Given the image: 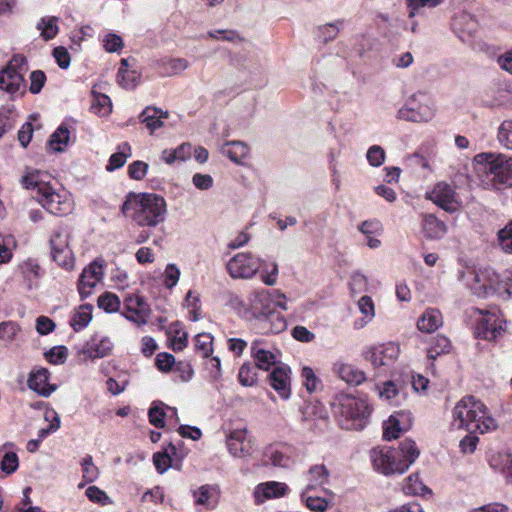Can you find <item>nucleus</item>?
I'll use <instances>...</instances> for the list:
<instances>
[{
	"label": "nucleus",
	"instance_id": "obj_1",
	"mask_svg": "<svg viewBox=\"0 0 512 512\" xmlns=\"http://www.w3.org/2000/svg\"><path fill=\"white\" fill-rule=\"evenodd\" d=\"M122 213L138 226L156 227L166 219L167 204L164 197L155 193H129Z\"/></svg>",
	"mask_w": 512,
	"mask_h": 512
},
{
	"label": "nucleus",
	"instance_id": "obj_2",
	"mask_svg": "<svg viewBox=\"0 0 512 512\" xmlns=\"http://www.w3.org/2000/svg\"><path fill=\"white\" fill-rule=\"evenodd\" d=\"M419 454L416 443L405 439L399 443L398 448L383 446L372 449L370 458L375 470L389 476L405 473Z\"/></svg>",
	"mask_w": 512,
	"mask_h": 512
},
{
	"label": "nucleus",
	"instance_id": "obj_3",
	"mask_svg": "<svg viewBox=\"0 0 512 512\" xmlns=\"http://www.w3.org/2000/svg\"><path fill=\"white\" fill-rule=\"evenodd\" d=\"M473 164L485 187L494 190L512 187V157L501 153L483 152L474 157Z\"/></svg>",
	"mask_w": 512,
	"mask_h": 512
},
{
	"label": "nucleus",
	"instance_id": "obj_4",
	"mask_svg": "<svg viewBox=\"0 0 512 512\" xmlns=\"http://www.w3.org/2000/svg\"><path fill=\"white\" fill-rule=\"evenodd\" d=\"M332 409L340 427L345 430H362L371 413V408L364 399L345 393L334 397Z\"/></svg>",
	"mask_w": 512,
	"mask_h": 512
},
{
	"label": "nucleus",
	"instance_id": "obj_5",
	"mask_svg": "<svg viewBox=\"0 0 512 512\" xmlns=\"http://www.w3.org/2000/svg\"><path fill=\"white\" fill-rule=\"evenodd\" d=\"M252 318L260 321L261 329L266 333L277 334L287 327L283 315L275 310L272 291L258 290L249 296V308L247 311Z\"/></svg>",
	"mask_w": 512,
	"mask_h": 512
},
{
	"label": "nucleus",
	"instance_id": "obj_6",
	"mask_svg": "<svg viewBox=\"0 0 512 512\" xmlns=\"http://www.w3.org/2000/svg\"><path fill=\"white\" fill-rule=\"evenodd\" d=\"M45 174L38 170L27 172L20 180L26 189L36 191L38 202L51 214L62 216L71 210V203L57 193L45 180Z\"/></svg>",
	"mask_w": 512,
	"mask_h": 512
},
{
	"label": "nucleus",
	"instance_id": "obj_7",
	"mask_svg": "<svg viewBox=\"0 0 512 512\" xmlns=\"http://www.w3.org/2000/svg\"><path fill=\"white\" fill-rule=\"evenodd\" d=\"M435 115L434 103L425 93H415L409 97L405 105L398 110L397 117L410 122H428Z\"/></svg>",
	"mask_w": 512,
	"mask_h": 512
},
{
	"label": "nucleus",
	"instance_id": "obj_8",
	"mask_svg": "<svg viewBox=\"0 0 512 512\" xmlns=\"http://www.w3.org/2000/svg\"><path fill=\"white\" fill-rule=\"evenodd\" d=\"M50 254L59 266L71 269L74 266V257L69 246V235L63 229L52 232L49 240Z\"/></svg>",
	"mask_w": 512,
	"mask_h": 512
},
{
	"label": "nucleus",
	"instance_id": "obj_9",
	"mask_svg": "<svg viewBox=\"0 0 512 512\" xmlns=\"http://www.w3.org/2000/svg\"><path fill=\"white\" fill-rule=\"evenodd\" d=\"M485 405L473 396L462 398L453 409L452 425L457 429H463L472 417L485 418Z\"/></svg>",
	"mask_w": 512,
	"mask_h": 512
},
{
	"label": "nucleus",
	"instance_id": "obj_10",
	"mask_svg": "<svg viewBox=\"0 0 512 512\" xmlns=\"http://www.w3.org/2000/svg\"><path fill=\"white\" fill-rule=\"evenodd\" d=\"M261 266V260L250 252H241L232 257L227 265L229 275L234 278H251Z\"/></svg>",
	"mask_w": 512,
	"mask_h": 512
},
{
	"label": "nucleus",
	"instance_id": "obj_11",
	"mask_svg": "<svg viewBox=\"0 0 512 512\" xmlns=\"http://www.w3.org/2000/svg\"><path fill=\"white\" fill-rule=\"evenodd\" d=\"M427 198L448 213H454L461 207L455 188L446 182L435 184L432 191L427 194Z\"/></svg>",
	"mask_w": 512,
	"mask_h": 512
},
{
	"label": "nucleus",
	"instance_id": "obj_12",
	"mask_svg": "<svg viewBox=\"0 0 512 512\" xmlns=\"http://www.w3.org/2000/svg\"><path fill=\"white\" fill-rule=\"evenodd\" d=\"M122 314L127 320L141 326L148 323L151 309L144 297L132 294L124 299V311Z\"/></svg>",
	"mask_w": 512,
	"mask_h": 512
},
{
	"label": "nucleus",
	"instance_id": "obj_13",
	"mask_svg": "<svg viewBox=\"0 0 512 512\" xmlns=\"http://www.w3.org/2000/svg\"><path fill=\"white\" fill-rule=\"evenodd\" d=\"M229 453L238 458L250 456L253 453V440L246 428L232 430L226 437Z\"/></svg>",
	"mask_w": 512,
	"mask_h": 512
},
{
	"label": "nucleus",
	"instance_id": "obj_14",
	"mask_svg": "<svg viewBox=\"0 0 512 512\" xmlns=\"http://www.w3.org/2000/svg\"><path fill=\"white\" fill-rule=\"evenodd\" d=\"M471 279L468 280L469 286L474 294L480 297H485L490 293L501 290V283L498 281V276L494 275L495 279L489 276L488 271H474L470 273Z\"/></svg>",
	"mask_w": 512,
	"mask_h": 512
},
{
	"label": "nucleus",
	"instance_id": "obj_15",
	"mask_svg": "<svg viewBox=\"0 0 512 512\" xmlns=\"http://www.w3.org/2000/svg\"><path fill=\"white\" fill-rule=\"evenodd\" d=\"M103 275V266L97 261H93L83 269L78 282L81 299H85L92 294V290L102 280Z\"/></svg>",
	"mask_w": 512,
	"mask_h": 512
},
{
	"label": "nucleus",
	"instance_id": "obj_16",
	"mask_svg": "<svg viewBox=\"0 0 512 512\" xmlns=\"http://www.w3.org/2000/svg\"><path fill=\"white\" fill-rule=\"evenodd\" d=\"M399 347L395 343H387L371 347L365 355V358L376 368L387 366L397 359Z\"/></svg>",
	"mask_w": 512,
	"mask_h": 512
},
{
	"label": "nucleus",
	"instance_id": "obj_17",
	"mask_svg": "<svg viewBox=\"0 0 512 512\" xmlns=\"http://www.w3.org/2000/svg\"><path fill=\"white\" fill-rule=\"evenodd\" d=\"M503 331L502 323L496 314L486 312L477 321L474 333L477 338L492 341L497 339Z\"/></svg>",
	"mask_w": 512,
	"mask_h": 512
},
{
	"label": "nucleus",
	"instance_id": "obj_18",
	"mask_svg": "<svg viewBox=\"0 0 512 512\" xmlns=\"http://www.w3.org/2000/svg\"><path fill=\"white\" fill-rule=\"evenodd\" d=\"M113 343L106 336L94 334L89 340L85 342L81 349V353L86 355L89 359H99L107 357L111 354Z\"/></svg>",
	"mask_w": 512,
	"mask_h": 512
},
{
	"label": "nucleus",
	"instance_id": "obj_19",
	"mask_svg": "<svg viewBox=\"0 0 512 512\" xmlns=\"http://www.w3.org/2000/svg\"><path fill=\"white\" fill-rule=\"evenodd\" d=\"M451 27L462 42H467L477 31L478 24L473 15L461 12L452 19Z\"/></svg>",
	"mask_w": 512,
	"mask_h": 512
},
{
	"label": "nucleus",
	"instance_id": "obj_20",
	"mask_svg": "<svg viewBox=\"0 0 512 512\" xmlns=\"http://www.w3.org/2000/svg\"><path fill=\"white\" fill-rule=\"evenodd\" d=\"M411 413L400 411L390 416L388 424L384 428L383 437L392 440L399 437V433L407 431L411 426Z\"/></svg>",
	"mask_w": 512,
	"mask_h": 512
},
{
	"label": "nucleus",
	"instance_id": "obj_21",
	"mask_svg": "<svg viewBox=\"0 0 512 512\" xmlns=\"http://www.w3.org/2000/svg\"><path fill=\"white\" fill-rule=\"evenodd\" d=\"M251 356L255 360V365L258 369L268 371L276 364V355L264 347L262 340H254L251 343Z\"/></svg>",
	"mask_w": 512,
	"mask_h": 512
},
{
	"label": "nucleus",
	"instance_id": "obj_22",
	"mask_svg": "<svg viewBox=\"0 0 512 512\" xmlns=\"http://www.w3.org/2000/svg\"><path fill=\"white\" fill-rule=\"evenodd\" d=\"M49 375L50 373L46 368H40L32 372L27 381L28 387L39 395L48 397L56 388L48 383Z\"/></svg>",
	"mask_w": 512,
	"mask_h": 512
},
{
	"label": "nucleus",
	"instance_id": "obj_23",
	"mask_svg": "<svg viewBox=\"0 0 512 512\" xmlns=\"http://www.w3.org/2000/svg\"><path fill=\"white\" fill-rule=\"evenodd\" d=\"M289 372L290 369L287 366H277L269 375L270 385L283 398H288L290 394Z\"/></svg>",
	"mask_w": 512,
	"mask_h": 512
},
{
	"label": "nucleus",
	"instance_id": "obj_24",
	"mask_svg": "<svg viewBox=\"0 0 512 512\" xmlns=\"http://www.w3.org/2000/svg\"><path fill=\"white\" fill-rule=\"evenodd\" d=\"M186 455L184 451H177L176 445L174 443H169L168 449L164 451L156 452L153 455V463L155 465L156 470L163 474L172 466V456L175 458H182Z\"/></svg>",
	"mask_w": 512,
	"mask_h": 512
},
{
	"label": "nucleus",
	"instance_id": "obj_25",
	"mask_svg": "<svg viewBox=\"0 0 512 512\" xmlns=\"http://www.w3.org/2000/svg\"><path fill=\"white\" fill-rule=\"evenodd\" d=\"M288 491V486L281 482H266L259 484L255 490V499L257 503L263 502L264 499L276 498L284 496Z\"/></svg>",
	"mask_w": 512,
	"mask_h": 512
},
{
	"label": "nucleus",
	"instance_id": "obj_26",
	"mask_svg": "<svg viewBox=\"0 0 512 512\" xmlns=\"http://www.w3.org/2000/svg\"><path fill=\"white\" fill-rule=\"evenodd\" d=\"M334 371L343 381L350 385L357 386L366 380L365 373L351 364L336 363Z\"/></svg>",
	"mask_w": 512,
	"mask_h": 512
},
{
	"label": "nucleus",
	"instance_id": "obj_27",
	"mask_svg": "<svg viewBox=\"0 0 512 512\" xmlns=\"http://www.w3.org/2000/svg\"><path fill=\"white\" fill-rule=\"evenodd\" d=\"M168 111H163L157 107H146L139 115V119L153 133L155 130L163 126L162 119L168 118Z\"/></svg>",
	"mask_w": 512,
	"mask_h": 512
},
{
	"label": "nucleus",
	"instance_id": "obj_28",
	"mask_svg": "<svg viewBox=\"0 0 512 512\" xmlns=\"http://www.w3.org/2000/svg\"><path fill=\"white\" fill-rule=\"evenodd\" d=\"M25 88L23 74L8 72L5 68L0 71V89L14 95Z\"/></svg>",
	"mask_w": 512,
	"mask_h": 512
},
{
	"label": "nucleus",
	"instance_id": "obj_29",
	"mask_svg": "<svg viewBox=\"0 0 512 512\" xmlns=\"http://www.w3.org/2000/svg\"><path fill=\"white\" fill-rule=\"evenodd\" d=\"M196 505L205 506L207 509H214L218 503V489L213 485H202L193 492Z\"/></svg>",
	"mask_w": 512,
	"mask_h": 512
},
{
	"label": "nucleus",
	"instance_id": "obj_30",
	"mask_svg": "<svg viewBox=\"0 0 512 512\" xmlns=\"http://www.w3.org/2000/svg\"><path fill=\"white\" fill-rule=\"evenodd\" d=\"M443 324L442 314L438 309H427L418 319L417 327L421 332L432 333Z\"/></svg>",
	"mask_w": 512,
	"mask_h": 512
},
{
	"label": "nucleus",
	"instance_id": "obj_31",
	"mask_svg": "<svg viewBox=\"0 0 512 512\" xmlns=\"http://www.w3.org/2000/svg\"><path fill=\"white\" fill-rule=\"evenodd\" d=\"M425 237L429 239H441L447 233V226L444 221L438 219L433 214L424 216L422 224Z\"/></svg>",
	"mask_w": 512,
	"mask_h": 512
},
{
	"label": "nucleus",
	"instance_id": "obj_32",
	"mask_svg": "<svg viewBox=\"0 0 512 512\" xmlns=\"http://www.w3.org/2000/svg\"><path fill=\"white\" fill-rule=\"evenodd\" d=\"M484 416L485 418H480L478 416L472 417L471 420H468L469 423L465 424L464 429H466L470 434H484L490 430L495 429L497 427L496 421L494 418L488 415L486 407Z\"/></svg>",
	"mask_w": 512,
	"mask_h": 512
},
{
	"label": "nucleus",
	"instance_id": "obj_33",
	"mask_svg": "<svg viewBox=\"0 0 512 512\" xmlns=\"http://www.w3.org/2000/svg\"><path fill=\"white\" fill-rule=\"evenodd\" d=\"M223 153L229 159L237 164H240L249 154V147L242 141L227 142L223 148Z\"/></svg>",
	"mask_w": 512,
	"mask_h": 512
},
{
	"label": "nucleus",
	"instance_id": "obj_34",
	"mask_svg": "<svg viewBox=\"0 0 512 512\" xmlns=\"http://www.w3.org/2000/svg\"><path fill=\"white\" fill-rule=\"evenodd\" d=\"M309 483L306 486V491L315 489L328 483L329 471L324 465L312 466L308 471Z\"/></svg>",
	"mask_w": 512,
	"mask_h": 512
},
{
	"label": "nucleus",
	"instance_id": "obj_35",
	"mask_svg": "<svg viewBox=\"0 0 512 512\" xmlns=\"http://www.w3.org/2000/svg\"><path fill=\"white\" fill-rule=\"evenodd\" d=\"M302 421H311L314 419H326L327 412L324 406L316 400L309 401L301 408Z\"/></svg>",
	"mask_w": 512,
	"mask_h": 512
},
{
	"label": "nucleus",
	"instance_id": "obj_36",
	"mask_svg": "<svg viewBox=\"0 0 512 512\" xmlns=\"http://www.w3.org/2000/svg\"><path fill=\"white\" fill-rule=\"evenodd\" d=\"M451 347V342L446 336L437 335L427 350V356L430 360H435L438 356L449 353Z\"/></svg>",
	"mask_w": 512,
	"mask_h": 512
},
{
	"label": "nucleus",
	"instance_id": "obj_37",
	"mask_svg": "<svg viewBox=\"0 0 512 512\" xmlns=\"http://www.w3.org/2000/svg\"><path fill=\"white\" fill-rule=\"evenodd\" d=\"M118 152L112 154L106 167L108 171H114L121 168L128 157L131 156V147L129 143L123 142L118 146Z\"/></svg>",
	"mask_w": 512,
	"mask_h": 512
},
{
	"label": "nucleus",
	"instance_id": "obj_38",
	"mask_svg": "<svg viewBox=\"0 0 512 512\" xmlns=\"http://www.w3.org/2000/svg\"><path fill=\"white\" fill-rule=\"evenodd\" d=\"M58 18L55 16L42 17L37 23V29L41 31V37L45 41L53 39L59 31Z\"/></svg>",
	"mask_w": 512,
	"mask_h": 512
},
{
	"label": "nucleus",
	"instance_id": "obj_39",
	"mask_svg": "<svg viewBox=\"0 0 512 512\" xmlns=\"http://www.w3.org/2000/svg\"><path fill=\"white\" fill-rule=\"evenodd\" d=\"M68 142L69 131L64 125H60L48 141L50 148L55 152H62Z\"/></svg>",
	"mask_w": 512,
	"mask_h": 512
},
{
	"label": "nucleus",
	"instance_id": "obj_40",
	"mask_svg": "<svg viewBox=\"0 0 512 512\" xmlns=\"http://www.w3.org/2000/svg\"><path fill=\"white\" fill-rule=\"evenodd\" d=\"M140 80V74L136 70L119 68L117 73L118 84L125 89H134Z\"/></svg>",
	"mask_w": 512,
	"mask_h": 512
},
{
	"label": "nucleus",
	"instance_id": "obj_41",
	"mask_svg": "<svg viewBox=\"0 0 512 512\" xmlns=\"http://www.w3.org/2000/svg\"><path fill=\"white\" fill-rule=\"evenodd\" d=\"M343 23V20H336L335 22L318 26L317 36L321 38L324 43H328L337 37Z\"/></svg>",
	"mask_w": 512,
	"mask_h": 512
},
{
	"label": "nucleus",
	"instance_id": "obj_42",
	"mask_svg": "<svg viewBox=\"0 0 512 512\" xmlns=\"http://www.w3.org/2000/svg\"><path fill=\"white\" fill-rule=\"evenodd\" d=\"M91 305H83L79 308V310L74 314L71 319V326L75 331H80L85 328L91 321Z\"/></svg>",
	"mask_w": 512,
	"mask_h": 512
},
{
	"label": "nucleus",
	"instance_id": "obj_43",
	"mask_svg": "<svg viewBox=\"0 0 512 512\" xmlns=\"http://www.w3.org/2000/svg\"><path fill=\"white\" fill-rule=\"evenodd\" d=\"M403 490L406 494L410 495L431 494V490L420 481L418 474H412L407 477Z\"/></svg>",
	"mask_w": 512,
	"mask_h": 512
},
{
	"label": "nucleus",
	"instance_id": "obj_44",
	"mask_svg": "<svg viewBox=\"0 0 512 512\" xmlns=\"http://www.w3.org/2000/svg\"><path fill=\"white\" fill-rule=\"evenodd\" d=\"M257 369L258 367L250 362L244 363L239 369V382L246 387L253 386L257 381Z\"/></svg>",
	"mask_w": 512,
	"mask_h": 512
},
{
	"label": "nucleus",
	"instance_id": "obj_45",
	"mask_svg": "<svg viewBox=\"0 0 512 512\" xmlns=\"http://www.w3.org/2000/svg\"><path fill=\"white\" fill-rule=\"evenodd\" d=\"M195 350L200 352L203 358L213 353V336L209 333H199L195 337Z\"/></svg>",
	"mask_w": 512,
	"mask_h": 512
},
{
	"label": "nucleus",
	"instance_id": "obj_46",
	"mask_svg": "<svg viewBox=\"0 0 512 512\" xmlns=\"http://www.w3.org/2000/svg\"><path fill=\"white\" fill-rule=\"evenodd\" d=\"M149 421L156 428H163L165 426V418L167 412L163 403H153L148 411Z\"/></svg>",
	"mask_w": 512,
	"mask_h": 512
},
{
	"label": "nucleus",
	"instance_id": "obj_47",
	"mask_svg": "<svg viewBox=\"0 0 512 512\" xmlns=\"http://www.w3.org/2000/svg\"><path fill=\"white\" fill-rule=\"evenodd\" d=\"M112 103L110 98L105 94H97L94 96L91 105V111L97 115L105 116L111 112Z\"/></svg>",
	"mask_w": 512,
	"mask_h": 512
},
{
	"label": "nucleus",
	"instance_id": "obj_48",
	"mask_svg": "<svg viewBox=\"0 0 512 512\" xmlns=\"http://www.w3.org/2000/svg\"><path fill=\"white\" fill-rule=\"evenodd\" d=\"M97 303L99 308L105 310L108 313L116 312L120 307L119 298L110 292H105L99 296Z\"/></svg>",
	"mask_w": 512,
	"mask_h": 512
},
{
	"label": "nucleus",
	"instance_id": "obj_49",
	"mask_svg": "<svg viewBox=\"0 0 512 512\" xmlns=\"http://www.w3.org/2000/svg\"><path fill=\"white\" fill-rule=\"evenodd\" d=\"M20 331L19 326L12 321H4L0 323V340L10 344L15 340L17 333Z\"/></svg>",
	"mask_w": 512,
	"mask_h": 512
},
{
	"label": "nucleus",
	"instance_id": "obj_50",
	"mask_svg": "<svg viewBox=\"0 0 512 512\" xmlns=\"http://www.w3.org/2000/svg\"><path fill=\"white\" fill-rule=\"evenodd\" d=\"M497 137L501 145L512 150V120H505L501 123Z\"/></svg>",
	"mask_w": 512,
	"mask_h": 512
},
{
	"label": "nucleus",
	"instance_id": "obj_51",
	"mask_svg": "<svg viewBox=\"0 0 512 512\" xmlns=\"http://www.w3.org/2000/svg\"><path fill=\"white\" fill-rule=\"evenodd\" d=\"M367 277L359 271L352 273L349 281L350 291L353 295L363 293L367 290Z\"/></svg>",
	"mask_w": 512,
	"mask_h": 512
},
{
	"label": "nucleus",
	"instance_id": "obj_52",
	"mask_svg": "<svg viewBox=\"0 0 512 512\" xmlns=\"http://www.w3.org/2000/svg\"><path fill=\"white\" fill-rule=\"evenodd\" d=\"M308 491L306 489L302 492L301 498L305 502L306 506L315 512H324L328 508V501L325 498L318 496H306Z\"/></svg>",
	"mask_w": 512,
	"mask_h": 512
},
{
	"label": "nucleus",
	"instance_id": "obj_53",
	"mask_svg": "<svg viewBox=\"0 0 512 512\" xmlns=\"http://www.w3.org/2000/svg\"><path fill=\"white\" fill-rule=\"evenodd\" d=\"M67 357L68 350L65 346H55L45 353L46 360L55 365L63 364Z\"/></svg>",
	"mask_w": 512,
	"mask_h": 512
},
{
	"label": "nucleus",
	"instance_id": "obj_54",
	"mask_svg": "<svg viewBox=\"0 0 512 512\" xmlns=\"http://www.w3.org/2000/svg\"><path fill=\"white\" fill-rule=\"evenodd\" d=\"M301 376L303 378V383L309 393H312L317 390L320 385V379L315 375L314 371L310 367H303Z\"/></svg>",
	"mask_w": 512,
	"mask_h": 512
},
{
	"label": "nucleus",
	"instance_id": "obj_55",
	"mask_svg": "<svg viewBox=\"0 0 512 512\" xmlns=\"http://www.w3.org/2000/svg\"><path fill=\"white\" fill-rule=\"evenodd\" d=\"M83 478L87 482H93L99 475L98 468L94 465L92 456L86 455L82 462Z\"/></svg>",
	"mask_w": 512,
	"mask_h": 512
},
{
	"label": "nucleus",
	"instance_id": "obj_56",
	"mask_svg": "<svg viewBox=\"0 0 512 512\" xmlns=\"http://www.w3.org/2000/svg\"><path fill=\"white\" fill-rule=\"evenodd\" d=\"M366 157L371 166L379 167L384 163L386 154L381 146L373 145L368 149Z\"/></svg>",
	"mask_w": 512,
	"mask_h": 512
},
{
	"label": "nucleus",
	"instance_id": "obj_57",
	"mask_svg": "<svg viewBox=\"0 0 512 512\" xmlns=\"http://www.w3.org/2000/svg\"><path fill=\"white\" fill-rule=\"evenodd\" d=\"M499 244L505 252L512 253V220L498 233Z\"/></svg>",
	"mask_w": 512,
	"mask_h": 512
},
{
	"label": "nucleus",
	"instance_id": "obj_58",
	"mask_svg": "<svg viewBox=\"0 0 512 512\" xmlns=\"http://www.w3.org/2000/svg\"><path fill=\"white\" fill-rule=\"evenodd\" d=\"M167 75H177L189 67V62L184 58H173L164 63Z\"/></svg>",
	"mask_w": 512,
	"mask_h": 512
},
{
	"label": "nucleus",
	"instance_id": "obj_59",
	"mask_svg": "<svg viewBox=\"0 0 512 512\" xmlns=\"http://www.w3.org/2000/svg\"><path fill=\"white\" fill-rule=\"evenodd\" d=\"M85 494L92 502L99 503L101 505H107L111 503L108 495L97 486H89L86 489Z\"/></svg>",
	"mask_w": 512,
	"mask_h": 512
},
{
	"label": "nucleus",
	"instance_id": "obj_60",
	"mask_svg": "<svg viewBox=\"0 0 512 512\" xmlns=\"http://www.w3.org/2000/svg\"><path fill=\"white\" fill-rule=\"evenodd\" d=\"M30 81L29 91L32 94H38L46 82V75L41 70H35L30 74Z\"/></svg>",
	"mask_w": 512,
	"mask_h": 512
},
{
	"label": "nucleus",
	"instance_id": "obj_61",
	"mask_svg": "<svg viewBox=\"0 0 512 512\" xmlns=\"http://www.w3.org/2000/svg\"><path fill=\"white\" fill-rule=\"evenodd\" d=\"M399 394L396 384L392 381L383 383V386L379 388V395L381 398L386 399L390 403H396L395 399Z\"/></svg>",
	"mask_w": 512,
	"mask_h": 512
},
{
	"label": "nucleus",
	"instance_id": "obj_62",
	"mask_svg": "<svg viewBox=\"0 0 512 512\" xmlns=\"http://www.w3.org/2000/svg\"><path fill=\"white\" fill-rule=\"evenodd\" d=\"M155 364L160 371L168 372L172 369L173 365H175V357L170 353H159L156 356Z\"/></svg>",
	"mask_w": 512,
	"mask_h": 512
},
{
	"label": "nucleus",
	"instance_id": "obj_63",
	"mask_svg": "<svg viewBox=\"0 0 512 512\" xmlns=\"http://www.w3.org/2000/svg\"><path fill=\"white\" fill-rule=\"evenodd\" d=\"M18 456L14 452H6L1 461V469L6 474L13 473L18 468Z\"/></svg>",
	"mask_w": 512,
	"mask_h": 512
},
{
	"label": "nucleus",
	"instance_id": "obj_64",
	"mask_svg": "<svg viewBox=\"0 0 512 512\" xmlns=\"http://www.w3.org/2000/svg\"><path fill=\"white\" fill-rule=\"evenodd\" d=\"M148 164L143 161H134L128 167V174L132 179L141 180L148 171Z\"/></svg>",
	"mask_w": 512,
	"mask_h": 512
}]
</instances>
